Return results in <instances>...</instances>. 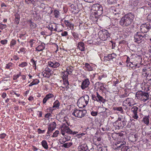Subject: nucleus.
Returning a JSON list of instances; mask_svg holds the SVG:
<instances>
[{
    "label": "nucleus",
    "mask_w": 151,
    "mask_h": 151,
    "mask_svg": "<svg viewBox=\"0 0 151 151\" xmlns=\"http://www.w3.org/2000/svg\"><path fill=\"white\" fill-rule=\"evenodd\" d=\"M134 17L133 14L129 12L121 18L119 22V24L123 27H127L133 23Z\"/></svg>",
    "instance_id": "nucleus-1"
},
{
    "label": "nucleus",
    "mask_w": 151,
    "mask_h": 151,
    "mask_svg": "<svg viewBox=\"0 0 151 151\" xmlns=\"http://www.w3.org/2000/svg\"><path fill=\"white\" fill-rule=\"evenodd\" d=\"M91 10L92 11V17H95L96 18H97L103 13L102 6L98 4H93L92 5Z\"/></svg>",
    "instance_id": "nucleus-2"
},
{
    "label": "nucleus",
    "mask_w": 151,
    "mask_h": 151,
    "mask_svg": "<svg viewBox=\"0 0 151 151\" xmlns=\"http://www.w3.org/2000/svg\"><path fill=\"white\" fill-rule=\"evenodd\" d=\"M136 97L138 99L143 102L146 101L149 98L148 93L142 91H137L136 93Z\"/></svg>",
    "instance_id": "nucleus-3"
},
{
    "label": "nucleus",
    "mask_w": 151,
    "mask_h": 151,
    "mask_svg": "<svg viewBox=\"0 0 151 151\" xmlns=\"http://www.w3.org/2000/svg\"><path fill=\"white\" fill-rule=\"evenodd\" d=\"M99 38L103 41L106 40L110 37V34L107 30L104 29L100 31L98 34Z\"/></svg>",
    "instance_id": "nucleus-4"
},
{
    "label": "nucleus",
    "mask_w": 151,
    "mask_h": 151,
    "mask_svg": "<svg viewBox=\"0 0 151 151\" xmlns=\"http://www.w3.org/2000/svg\"><path fill=\"white\" fill-rule=\"evenodd\" d=\"M86 110H80L76 109L72 113V114L75 117L81 118L83 117L86 113Z\"/></svg>",
    "instance_id": "nucleus-5"
},
{
    "label": "nucleus",
    "mask_w": 151,
    "mask_h": 151,
    "mask_svg": "<svg viewBox=\"0 0 151 151\" xmlns=\"http://www.w3.org/2000/svg\"><path fill=\"white\" fill-rule=\"evenodd\" d=\"M151 29V26L148 23L143 24L140 27V30L142 32L146 33Z\"/></svg>",
    "instance_id": "nucleus-6"
},
{
    "label": "nucleus",
    "mask_w": 151,
    "mask_h": 151,
    "mask_svg": "<svg viewBox=\"0 0 151 151\" xmlns=\"http://www.w3.org/2000/svg\"><path fill=\"white\" fill-rule=\"evenodd\" d=\"M123 120L122 122H118V121H116L113 123L114 125H116L118 127L120 128H122L124 126L126 125L127 122V119L125 116H124L123 119Z\"/></svg>",
    "instance_id": "nucleus-7"
},
{
    "label": "nucleus",
    "mask_w": 151,
    "mask_h": 151,
    "mask_svg": "<svg viewBox=\"0 0 151 151\" xmlns=\"http://www.w3.org/2000/svg\"><path fill=\"white\" fill-rule=\"evenodd\" d=\"M116 55L114 53L109 54L107 56H105L104 58V62H106L107 61H109L112 60L114 61L116 60Z\"/></svg>",
    "instance_id": "nucleus-8"
},
{
    "label": "nucleus",
    "mask_w": 151,
    "mask_h": 151,
    "mask_svg": "<svg viewBox=\"0 0 151 151\" xmlns=\"http://www.w3.org/2000/svg\"><path fill=\"white\" fill-rule=\"evenodd\" d=\"M61 130L65 132L66 133L70 134H76L78 133L77 132H73L68 126H66L65 124L63 125Z\"/></svg>",
    "instance_id": "nucleus-9"
},
{
    "label": "nucleus",
    "mask_w": 151,
    "mask_h": 151,
    "mask_svg": "<svg viewBox=\"0 0 151 151\" xmlns=\"http://www.w3.org/2000/svg\"><path fill=\"white\" fill-rule=\"evenodd\" d=\"M144 36L141 35L140 32H137L134 35V41L135 42H137L142 39Z\"/></svg>",
    "instance_id": "nucleus-10"
},
{
    "label": "nucleus",
    "mask_w": 151,
    "mask_h": 151,
    "mask_svg": "<svg viewBox=\"0 0 151 151\" xmlns=\"http://www.w3.org/2000/svg\"><path fill=\"white\" fill-rule=\"evenodd\" d=\"M89 100V96L87 95H84L78 101V102L80 103L82 102L85 101L86 105H87Z\"/></svg>",
    "instance_id": "nucleus-11"
},
{
    "label": "nucleus",
    "mask_w": 151,
    "mask_h": 151,
    "mask_svg": "<svg viewBox=\"0 0 151 151\" xmlns=\"http://www.w3.org/2000/svg\"><path fill=\"white\" fill-rule=\"evenodd\" d=\"M90 84L89 79L87 78L85 79L82 82L81 86V88L84 90L87 88Z\"/></svg>",
    "instance_id": "nucleus-12"
},
{
    "label": "nucleus",
    "mask_w": 151,
    "mask_h": 151,
    "mask_svg": "<svg viewBox=\"0 0 151 151\" xmlns=\"http://www.w3.org/2000/svg\"><path fill=\"white\" fill-rule=\"evenodd\" d=\"M138 109V108L136 106L133 107L131 109V111L133 113L132 117L135 119H137L138 117V116L137 114Z\"/></svg>",
    "instance_id": "nucleus-13"
},
{
    "label": "nucleus",
    "mask_w": 151,
    "mask_h": 151,
    "mask_svg": "<svg viewBox=\"0 0 151 151\" xmlns=\"http://www.w3.org/2000/svg\"><path fill=\"white\" fill-rule=\"evenodd\" d=\"M123 145H124V143L122 144V142L119 141L116 142L115 144L113 145V148L114 150L120 149Z\"/></svg>",
    "instance_id": "nucleus-14"
},
{
    "label": "nucleus",
    "mask_w": 151,
    "mask_h": 151,
    "mask_svg": "<svg viewBox=\"0 0 151 151\" xmlns=\"http://www.w3.org/2000/svg\"><path fill=\"white\" fill-rule=\"evenodd\" d=\"M78 151H87L88 150L86 144H84L79 146L78 148Z\"/></svg>",
    "instance_id": "nucleus-15"
},
{
    "label": "nucleus",
    "mask_w": 151,
    "mask_h": 151,
    "mask_svg": "<svg viewBox=\"0 0 151 151\" xmlns=\"http://www.w3.org/2000/svg\"><path fill=\"white\" fill-rule=\"evenodd\" d=\"M95 144L97 146L96 151H107V146L101 147L100 145H99L98 143H95Z\"/></svg>",
    "instance_id": "nucleus-16"
},
{
    "label": "nucleus",
    "mask_w": 151,
    "mask_h": 151,
    "mask_svg": "<svg viewBox=\"0 0 151 151\" xmlns=\"http://www.w3.org/2000/svg\"><path fill=\"white\" fill-rule=\"evenodd\" d=\"M78 47L81 51H84L85 50L84 44L82 42H80L78 43Z\"/></svg>",
    "instance_id": "nucleus-17"
},
{
    "label": "nucleus",
    "mask_w": 151,
    "mask_h": 151,
    "mask_svg": "<svg viewBox=\"0 0 151 151\" xmlns=\"http://www.w3.org/2000/svg\"><path fill=\"white\" fill-rule=\"evenodd\" d=\"M45 48V44L44 43H42L41 45H39L35 49L36 51H42Z\"/></svg>",
    "instance_id": "nucleus-18"
},
{
    "label": "nucleus",
    "mask_w": 151,
    "mask_h": 151,
    "mask_svg": "<svg viewBox=\"0 0 151 151\" xmlns=\"http://www.w3.org/2000/svg\"><path fill=\"white\" fill-rule=\"evenodd\" d=\"M15 19L14 22L17 24H18L19 22L20 17L19 15L18 14H15Z\"/></svg>",
    "instance_id": "nucleus-19"
},
{
    "label": "nucleus",
    "mask_w": 151,
    "mask_h": 151,
    "mask_svg": "<svg viewBox=\"0 0 151 151\" xmlns=\"http://www.w3.org/2000/svg\"><path fill=\"white\" fill-rule=\"evenodd\" d=\"M113 110L115 111H118L120 112L122 114H124V111L122 107L120 106L119 107H114L113 108Z\"/></svg>",
    "instance_id": "nucleus-20"
},
{
    "label": "nucleus",
    "mask_w": 151,
    "mask_h": 151,
    "mask_svg": "<svg viewBox=\"0 0 151 151\" xmlns=\"http://www.w3.org/2000/svg\"><path fill=\"white\" fill-rule=\"evenodd\" d=\"M42 145L45 149H47L48 147L46 141L45 140H43L42 142Z\"/></svg>",
    "instance_id": "nucleus-21"
},
{
    "label": "nucleus",
    "mask_w": 151,
    "mask_h": 151,
    "mask_svg": "<svg viewBox=\"0 0 151 151\" xmlns=\"http://www.w3.org/2000/svg\"><path fill=\"white\" fill-rule=\"evenodd\" d=\"M73 144L72 142H67L64 144L63 145L62 147H64L66 148H68L70 147Z\"/></svg>",
    "instance_id": "nucleus-22"
},
{
    "label": "nucleus",
    "mask_w": 151,
    "mask_h": 151,
    "mask_svg": "<svg viewBox=\"0 0 151 151\" xmlns=\"http://www.w3.org/2000/svg\"><path fill=\"white\" fill-rule=\"evenodd\" d=\"M133 99L131 98H127L126 99V100L124 101L125 102H129V106H131L132 105H133V104H132L133 101Z\"/></svg>",
    "instance_id": "nucleus-23"
},
{
    "label": "nucleus",
    "mask_w": 151,
    "mask_h": 151,
    "mask_svg": "<svg viewBox=\"0 0 151 151\" xmlns=\"http://www.w3.org/2000/svg\"><path fill=\"white\" fill-rule=\"evenodd\" d=\"M133 99L131 98H127L126 99V100L124 101L125 102H129V106H131L132 105H133V104H132L133 101Z\"/></svg>",
    "instance_id": "nucleus-24"
},
{
    "label": "nucleus",
    "mask_w": 151,
    "mask_h": 151,
    "mask_svg": "<svg viewBox=\"0 0 151 151\" xmlns=\"http://www.w3.org/2000/svg\"><path fill=\"white\" fill-rule=\"evenodd\" d=\"M73 70V67H68L66 68L67 72L68 74H71Z\"/></svg>",
    "instance_id": "nucleus-25"
},
{
    "label": "nucleus",
    "mask_w": 151,
    "mask_h": 151,
    "mask_svg": "<svg viewBox=\"0 0 151 151\" xmlns=\"http://www.w3.org/2000/svg\"><path fill=\"white\" fill-rule=\"evenodd\" d=\"M55 26V24H51L49 25L47 27L52 32V30L54 29V27Z\"/></svg>",
    "instance_id": "nucleus-26"
},
{
    "label": "nucleus",
    "mask_w": 151,
    "mask_h": 151,
    "mask_svg": "<svg viewBox=\"0 0 151 151\" xmlns=\"http://www.w3.org/2000/svg\"><path fill=\"white\" fill-rule=\"evenodd\" d=\"M60 106V102L58 100H56L54 103L53 108H58Z\"/></svg>",
    "instance_id": "nucleus-27"
},
{
    "label": "nucleus",
    "mask_w": 151,
    "mask_h": 151,
    "mask_svg": "<svg viewBox=\"0 0 151 151\" xmlns=\"http://www.w3.org/2000/svg\"><path fill=\"white\" fill-rule=\"evenodd\" d=\"M97 98L98 99V102H101L103 103H104L106 101V100L101 96L98 97Z\"/></svg>",
    "instance_id": "nucleus-28"
},
{
    "label": "nucleus",
    "mask_w": 151,
    "mask_h": 151,
    "mask_svg": "<svg viewBox=\"0 0 151 151\" xmlns=\"http://www.w3.org/2000/svg\"><path fill=\"white\" fill-rule=\"evenodd\" d=\"M121 148V151H127L129 149L128 147L126 145H123Z\"/></svg>",
    "instance_id": "nucleus-29"
},
{
    "label": "nucleus",
    "mask_w": 151,
    "mask_h": 151,
    "mask_svg": "<svg viewBox=\"0 0 151 151\" xmlns=\"http://www.w3.org/2000/svg\"><path fill=\"white\" fill-rule=\"evenodd\" d=\"M54 14L55 17L57 18L59 17V12L58 11L56 10H55L54 12Z\"/></svg>",
    "instance_id": "nucleus-30"
},
{
    "label": "nucleus",
    "mask_w": 151,
    "mask_h": 151,
    "mask_svg": "<svg viewBox=\"0 0 151 151\" xmlns=\"http://www.w3.org/2000/svg\"><path fill=\"white\" fill-rule=\"evenodd\" d=\"M56 123L55 122H52L50 125H49V129L50 128H55V127L56 126Z\"/></svg>",
    "instance_id": "nucleus-31"
},
{
    "label": "nucleus",
    "mask_w": 151,
    "mask_h": 151,
    "mask_svg": "<svg viewBox=\"0 0 151 151\" xmlns=\"http://www.w3.org/2000/svg\"><path fill=\"white\" fill-rule=\"evenodd\" d=\"M16 44V41L14 39H12L11 41L10 46L11 47H13Z\"/></svg>",
    "instance_id": "nucleus-32"
},
{
    "label": "nucleus",
    "mask_w": 151,
    "mask_h": 151,
    "mask_svg": "<svg viewBox=\"0 0 151 151\" xmlns=\"http://www.w3.org/2000/svg\"><path fill=\"white\" fill-rule=\"evenodd\" d=\"M143 121L144 123L147 124H148L149 123V119L147 117H145L143 119Z\"/></svg>",
    "instance_id": "nucleus-33"
},
{
    "label": "nucleus",
    "mask_w": 151,
    "mask_h": 151,
    "mask_svg": "<svg viewBox=\"0 0 151 151\" xmlns=\"http://www.w3.org/2000/svg\"><path fill=\"white\" fill-rule=\"evenodd\" d=\"M85 67L87 68L88 70V71H91L92 70V68L90 66V65L88 63H86V64Z\"/></svg>",
    "instance_id": "nucleus-34"
},
{
    "label": "nucleus",
    "mask_w": 151,
    "mask_h": 151,
    "mask_svg": "<svg viewBox=\"0 0 151 151\" xmlns=\"http://www.w3.org/2000/svg\"><path fill=\"white\" fill-rule=\"evenodd\" d=\"M53 68H56L59 67L60 65V64L57 62H54L53 63Z\"/></svg>",
    "instance_id": "nucleus-35"
},
{
    "label": "nucleus",
    "mask_w": 151,
    "mask_h": 151,
    "mask_svg": "<svg viewBox=\"0 0 151 151\" xmlns=\"http://www.w3.org/2000/svg\"><path fill=\"white\" fill-rule=\"evenodd\" d=\"M36 80L37 81V82H34V81H33L31 83H30L29 84V86H31L33 85L37 84L39 83V81L38 80Z\"/></svg>",
    "instance_id": "nucleus-36"
},
{
    "label": "nucleus",
    "mask_w": 151,
    "mask_h": 151,
    "mask_svg": "<svg viewBox=\"0 0 151 151\" xmlns=\"http://www.w3.org/2000/svg\"><path fill=\"white\" fill-rule=\"evenodd\" d=\"M30 27L32 28H35L37 27V24L35 23L32 22L31 24L29 25Z\"/></svg>",
    "instance_id": "nucleus-37"
},
{
    "label": "nucleus",
    "mask_w": 151,
    "mask_h": 151,
    "mask_svg": "<svg viewBox=\"0 0 151 151\" xmlns=\"http://www.w3.org/2000/svg\"><path fill=\"white\" fill-rule=\"evenodd\" d=\"M59 133V131L58 130H56L55 132L53 133L52 137H57Z\"/></svg>",
    "instance_id": "nucleus-38"
},
{
    "label": "nucleus",
    "mask_w": 151,
    "mask_h": 151,
    "mask_svg": "<svg viewBox=\"0 0 151 151\" xmlns=\"http://www.w3.org/2000/svg\"><path fill=\"white\" fill-rule=\"evenodd\" d=\"M27 65V63L25 62H23L21 64L19 65V67H23Z\"/></svg>",
    "instance_id": "nucleus-39"
},
{
    "label": "nucleus",
    "mask_w": 151,
    "mask_h": 151,
    "mask_svg": "<svg viewBox=\"0 0 151 151\" xmlns=\"http://www.w3.org/2000/svg\"><path fill=\"white\" fill-rule=\"evenodd\" d=\"M25 36V34H20L19 37L21 39L24 40L25 39V37L24 36Z\"/></svg>",
    "instance_id": "nucleus-40"
},
{
    "label": "nucleus",
    "mask_w": 151,
    "mask_h": 151,
    "mask_svg": "<svg viewBox=\"0 0 151 151\" xmlns=\"http://www.w3.org/2000/svg\"><path fill=\"white\" fill-rule=\"evenodd\" d=\"M92 98L93 100H94L95 101H96L97 102H98V99L97 98V97L95 95H92Z\"/></svg>",
    "instance_id": "nucleus-41"
},
{
    "label": "nucleus",
    "mask_w": 151,
    "mask_h": 151,
    "mask_svg": "<svg viewBox=\"0 0 151 151\" xmlns=\"http://www.w3.org/2000/svg\"><path fill=\"white\" fill-rule=\"evenodd\" d=\"M6 136V134L4 133L1 134H0V138L2 139H4Z\"/></svg>",
    "instance_id": "nucleus-42"
},
{
    "label": "nucleus",
    "mask_w": 151,
    "mask_h": 151,
    "mask_svg": "<svg viewBox=\"0 0 151 151\" xmlns=\"http://www.w3.org/2000/svg\"><path fill=\"white\" fill-rule=\"evenodd\" d=\"M1 43L3 45H5L7 44V40H1L0 41Z\"/></svg>",
    "instance_id": "nucleus-43"
},
{
    "label": "nucleus",
    "mask_w": 151,
    "mask_h": 151,
    "mask_svg": "<svg viewBox=\"0 0 151 151\" xmlns=\"http://www.w3.org/2000/svg\"><path fill=\"white\" fill-rule=\"evenodd\" d=\"M49 129V126L48 127V131L47 132V134H49L50 133V132H51L54 129H55V128H50V129Z\"/></svg>",
    "instance_id": "nucleus-44"
},
{
    "label": "nucleus",
    "mask_w": 151,
    "mask_h": 151,
    "mask_svg": "<svg viewBox=\"0 0 151 151\" xmlns=\"http://www.w3.org/2000/svg\"><path fill=\"white\" fill-rule=\"evenodd\" d=\"M37 132H38V133L39 134H42L44 133L45 132V130H41L40 129H37Z\"/></svg>",
    "instance_id": "nucleus-45"
},
{
    "label": "nucleus",
    "mask_w": 151,
    "mask_h": 151,
    "mask_svg": "<svg viewBox=\"0 0 151 151\" xmlns=\"http://www.w3.org/2000/svg\"><path fill=\"white\" fill-rule=\"evenodd\" d=\"M33 0H25V2L27 4H29L33 2Z\"/></svg>",
    "instance_id": "nucleus-46"
},
{
    "label": "nucleus",
    "mask_w": 151,
    "mask_h": 151,
    "mask_svg": "<svg viewBox=\"0 0 151 151\" xmlns=\"http://www.w3.org/2000/svg\"><path fill=\"white\" fill-rule=\"evenodd\" d=\"M6 26V24H3L0 23V29H3L5 28Z\"/></svg>",
    "instance_id": "nucleus-47"
},
{
    "label": "nucleus",
    "mask_w": 151,
    "mask_h": 151,
    "mask_svg": "<svg viewBox=\"0 0 151 151\" xmlns=\"http://www.w3.org/2000/svg\"><path fill=\"white\" fill-rule=\"evenodd\" d=\"M35 41L33 39H31L30 40V41H29V42L30 43V46L31 47H32V45L33 44V43H34L35 42H34V41Z\"/></svg>",
    "instance_id": "nucleus-48"
},
{
    "label": "nucleus",
    "mask_w": 151,
    "mask_h": 151,
    "mask_svg": "<svg viewBox=\"0 0 151 151\" xmlns=\"http://www.w3.org/2000/svg\"><path fill=\"white\" fill-rule=\"evenodd\" d=\"M61 35L62 36H66L68 35V32L66 31H64L61 33Z\"/></svg>",
    "instance_id": "nucleus-49"
},
{
    "label": "nucleus",
    "mask_w": 151,
    "mask_h": 151,
    "mask_svg": "<svg viewBox=\"0 0 151 151\" xmlns=\"http://www.w3.org/2000/svg\"><path fill=\"white\" fill-rule=\"evenodd\" d=\"M91 114L92 116H95L97 115V112L93 111L91 112Z\"/></svg>",
    "instance_id": "nucleus-50"
},
{
    "label": "nucleus",
    "mask_w": 151,
    "mask_h": 151,
    "mask_svg": "<svg viewBox=\"0 0 151 151\" xmlns=\"http://www.w3.org/2000/svg\"><path fill=\"white\" fill-rule=\"evenodd\" d=\"M12 64L11 63H9L8 64L6 65V68L7 69H9L10 68V67L12 66Z\"/></svg>",
    "instance_id": "nucleus-51"
},
{
    "label": "nucleus",
    "mask_w": 151,
    "mask_h": 151,
    "mask_svg": "<svg viewBox=\"0 0 151 151\" xmlns=\"http://www.w3.org/2000/svg\"><path fill=\"white\" fill-rule=\"evenodd\" d=\"M46 96H47V97H48L49 99L52 98L54 96L53 94L51 93H49Z\"/></svg>",
    "instance_id": "nucleus-52"
},
{
    "label": "nucleus",
    "mask_w": 151,
    "mask_h": 151,
    "mask_svg": "<svg viewBox=\"0 0 151 151\" xmlns=\"http://www.w3.org/2000/svg\"><path fill=\"white\" fill-rule=\"evenodd\" d=\"M147 18L148 21L149 22H151V13L148 15Z\"/></svg>",
    "instance_id": "nucleus-53"
},
{
    "label": "nucleus",
    "mask_w": 151,
    "mask_h": 151,
    "mask_svg": "<svg viewBox=\"0 0 151 151\" xmlns=\"http://www.w3.org/2000/svg\"><path fill=\"white\" fill-rule=\"evenodd\" d=\"M128 96V95L127 94V93L126 92H125L120 97L121 98H124L127 97Z\"/></svg>",
    "instance_id": "nucleus-54"
},
{
    "label": "nucleus",
    "mask_w": 151,
    "mask_h": 151,
    "mask_svg": "<svg viewBox=\"0 0 151 151\" xmlns=\"http://www.w3.org/2000/svg\"><path fill=\"white\" fill-rule=\"evenodd\" d=\"M30 61L32 63L33 65H35L36 67V61H35L33 59H31Z\"/></svg>",
    "instance_id": "nucleus-55"
},
{
    "label": "nucleus",
    "mask_w": 151,
    "mask_h": 151,
    "mask_svg": "<svg viewBox=\"0 0 151 151\" xmlns=\"http://www.w3.org/2000/svg\"><path fill=\"white\" fill-rule=\"evenodd\" d=\"M65 24H66V25L67 26H68V27L69 26V24H70L71 23L68 21L66 20H65Z\"/></svg>",
    "instance_id": "nucleus-56"
},
{
    "label": "nucleus",
    "mask_w": 151,
    "mask_h": 151,
    "mask_svg": "<svg viewBox=\"0 0 151 151\" xmlns=\"http://www.w3.org/2000/svg\"><path fill=\"white\" fill-rule=\"evenodd\" d=\"M53 63L51 61L48 62V65L50 67H52L53 68Z\"/></svg>",
    "instance_id": "nucleus-57"
},
{
    "label": "nucleus",
    "mask_w": 151,
    "mask_h": 151,
    "mask_svg": "<svg viewBox=\"0 0 151 151\" xmlns=\"http://www.w3.org/2000/svg\"><path fill=\"white\" fill-rule=\"evenodd\" d=\"M117 134H116V133H113L111 134V136L112 138L114 139H115L116 138V137H115V136H116V135H117Z\"/></svg>",
    "instance_id": "nucleus-58"
},
{
    "label": "nucleus",
    "mask_w": 151,
    "mask_h": 151,
    "mask_svg": "<svg viewBox=\"0 0 151 151\" xmlns=\"http://www.w3.org/2000/svg\"><path fill=\"white\" fill-rule=\"evenodd\" d=\"M145 88H147V89L146 90V91H148L149 90H150V86H149L148 85H146L145 86Z\"/></svg>",
    "instance_id": "nucleus-59"
},
{
    "label": "nucleus",
    "mask_w": 151,
    "mask_h": 151,
    "mask_svg": "<svg viewBox=\"0 0 151 151\" xmlns=\"http://www.w3.org/2000/svg\"><path fill=\"white\" fill-rule=\"evenodd\" d=\"M72 35L74 36V37L75 38H77L78 37V36L76 35V33H75V32H72Z\"/></svg>",
    "instance_id": "nucleus-60"
},
{
    "label": "nucleus",
    "mask_w": 151,
    "mask_h": 151,
    "mask_svg": "<svg viewBox=\"0 0 151 151\" xmlns=\"http://www.w3.org/2000/svg\"><path fill=\"white\" fill-rule=\"evenodd\" d=\"M43 76L45 77H48V74L46 73L45 72L42 73Z\"/></svg>",
    "instance_id": "nucleus-61"
},
{
    "label": "nucleus",
    "mask_w": 151,
    "mask_h": 151,
    "mask_svg": "<svg viewBox=\"0 0 151 151\" xmlns=\"http://www.w3.org/2000/svg\"><path fill=\"white\" fill-rule=\"evenodd\" d=\"M69 25V26L68 27L70 28L71 29H73V28L74 25L73 24H72V23H71Z\"/></svg>",
    "instance_id": "nucleus-62"
},
{
    "label": "nucleus",
    "mask_w": 151,
    "mask_h": 151,
    "mask_svg": "<svg viewBox=\"0 0 151 151\" xmlns=\"http://www.w3.org/2000/svg\"><path fill=\"white\" fill-rule=\"evenodd\" d=\"M6 94L5 93H3L2 95V97L3 98H5L6 96Z\"/></svg>",
    "instance_id": "nucleus-63"
},
{
    "label": "nucleus",
    "mask_w": 151,
    "mask_h": 151,
    "mask_svg": "<svg viewBox=\"0 0 151 151\" xmlns=\"http://www.w3.org/2000/svg\"><path fill=\"white\" fill-rule=\"evenodd\" d=\"M50 115H51V114H50V113H47L45 115V117H46V118H49Z\"/></svg>",
    "instance_id": "nucleus-64"
}]
</instances>
